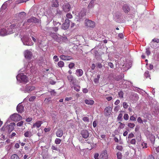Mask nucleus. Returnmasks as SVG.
Returning a JSON list of instances; mask_svg holds the SVG:
<instances>
[{"mask_svg":"<svg viewBox=\"0 0 159 159\" xmlns=\"http://www.w3.org/2000/svg\"><path fill=\"white\" fill-rule=\"evenodd\" d=\"M89 133L86 130H83L81 132V135L84 139L87 138L89 136Z\"/></svg>","mask_w":159,"mask_h":159,"instance_id":"4468645a","label":"nucleus"},{"mask_svg":"<svg viewBox=\"0 0 159 159\" xmlns=\"http://www.w3.org/2000/svg\"><path fill=\"white\" fill-rule=\"evenodd\" d=\"M116 148L117 149L120 151H122L123 149L122 146L120 145L117 146Z\"/></svg>","mask_w":159,"mask_h":159,"instance_id":"864d4df0","label":"nucleus"},{"mask_svg":"<svg viewBox=\"0 0 159 159\" xmlns=\"http://www.w3.org/2000/svg\"><path fill=\"white\" fill-rule=\"evenodd\" d=\"M53 24L54 25H57V26H60L61 25V23L55 21H53Z\"/></svg>","mask_w":159,"mask_h":159,"instance_id":"3c124183","label":"nucleus"},{"mask_svg":"<svg viewBox=\"0 0 159 159\" xmlns=\"http://www.w3.org/2000/svg\"><path fill=\"white\" fill-rule=\"evenodd\" d=\"M128 126L131 128H133L135 126V125L133 123H129L128 124Z\"/></svg>","mask_w":159,"mask_h":159,"instance_id":"c03bdc74","label":"nucleus"},{"mask_svg":"<svg viewBox=\"0 0 159 159\" xmlns=\"http://www.w3.org/2000/svg\"><path fill=\"white\" fill-rule=\"evenodd\" d=\"M124 93L123 92L120 91L118 93V95L120 98H122L123 97Z\"/></svg>","mask_w":159,"mask_h":159,"instance_id":"ea45409f","label":"nucleus"},{"mask_svg":"<svg viewBox=\"0 0 159 159\" xmlns=\"http://www.w3.org/2000/svg\"><path fill=\"white\" fill-rule=\"evenodd\" d=\"M117 157V159H121L122 155L121 153L120 152H118L116 153Z\"/></svg>","mask_w":159,"mask_h":159,"instance_id":"c9c22d12","label":"nucleus"},{"mask_svg":"<svg viewBox=\"0 0 159 159\" xmlns=\"http://www.w3.org/2000/svg\"><path fill=\"white\" fill-rule=\"evenodd\" d=\"M74 85V89L77 92H79L80 91V87L79 85L75 84H73Z\"/></svg>","mask_w":159,"mask_h":159,"instance_id":"2f4dec72","label":"nucleus"},{"mask_svg":"<svg viewBox=\"0 0 159 159\" xmlns=\"http://www.w3.org/2000/svg\"><path fill=\"white\" fill-rule=\"evenodd\" d=\"M24 135L26 137H30L33 135V134L31 131H25Z\"/></svg>","mask_w":159,"mask_h":159,"instance_id":"393cba45","label":"nucleus"},{"mask_svg":"<svg viewBox=\"0 0 159 159\" xmlns=\"http://www.w3.org/2000/svg\"><path fill=\"white\" fill-rule=\"evenodd\" d=\"M56 134L57 137H61L63 135V131L61 129H59L57 131Z\"/></svg>","mask_w":159,"mask_h":159,"instance_id":"cd10ccee","label":"nucleus"},{"mask_svg":"<svg viewBox=\"0 0 159 159\" xmlns=\"http://www.w3.org/2000/svg\"><path fill=\"white\" fill-rule=\"evenodd\" d=\"M70 25V20L68 19H66L65 22L63 23L61 27V29L63 30H66L68 29Z\"/></svg>","mask_w":159,"mask_h":159,"instance_id":"1a4fd4ad","label":"nucleus"},{"mask_svg":"<svg viewBox=\"0 0 159 159\" xmlns=\"http://www.w3.org/2000/svg\"><path fill=\"white\" fill-rule=\"evenodd\" d=\"M83 74V71L81 69H77L76 70L75 74L78 77H80Z\"/></svg>","mask_w":159,"mask_h":159,"instance_id":"4be33fe9","label":"nucleus"},{"mask_svg":"<svg viewBox=\"0 0 159 159\" xmlns=\"http://www.w3.org/2000/svg\"><path fill=\"white\" fill-rule=\"evenodd\" d=\"M94 101L91 99H86L84 101V102L87 105H93L94 103Z\"/></svg>","mask_w":159,"mask_h":159,"instance_id":"bb28decb","label":"nucleus"},{"mask_svg":"<svg viewBox=\"0 0 159 159\" xmlns=\"http://www.w3.org/2000/svg\"><path fill=\"white\" fill-rule=\"evenodd\" d=\"M141 146L143 148H146L147 147V143L144 142L141 143Z\"/></svg>","mask_w":159,"mask_h":159,"instance_id":"79ce46f5","label":"nucleus"},{"mask_svg":"<svg viewBox=\"0 0 159 159\" xmlns=\"http://www.w3.org/2000/svg\"><path fill=\"white\" fill-rule=\"evenodd\" d=\"M53 59L54 61L55 62L58 61L59 60V58L56 55H55L53 56Z\"/></svg>","mask_w":159,"mask_h":159,"instance_id":"8fccbe9b","label":"nucleus"},{"mask_svg":"<svg viewBox=\"0 0 159 159\" xmlns=\"http://www.w3.org/2000/svg\"><path fill=\"white\" fill-rule=\"evenodd\" d=\"M147 159H155L153 156H152V155H150L148 157Z\"/></svg>","mask_w":159,"mask_h":159,"instance_id":"774afa93","label":"nucleus"},{"mask_svg":"<svg viewBox=\"0 0 159 159\" xmlns=\"http://www.w3.org/2000/svg\"><path fill=\"white\" fill-rule=\"evenodd\" d=\"M94 1L93 0H91L89 5L87 7L88 9H90L93 7L94 5Z\"/></svg>","mask_w":159,"mask_h":159,"instance_id":"a878e982","label":"nucleus"},{"mask_svg":"<svg viewBox=\"0 0 159 159\" xmlns=\"http://www.w3.org/2000/svg\"><path fill=\"white\" fill-rule=\"evenodd\" d=\"M136 91H137L140 94H143L145 91H143V90L140 89L139 88H136Z\"/></svg>","mask_w":159,"mask_h":159,"instance_id":"58836bf2","label":"nucleus"},{"mask_svg":"<svg viewBox=\"0 0 159 159\" xmlns=\"http://www.w3.org/2000/svg\"><path fill=\"white\" fill-rule=\"evenodd\" d=\"M7 30L5 29H0V36H5L7 35Z\"/></svg>","mask_w":159,"mask_h":159,"instance_id":"b1692460","label":"nucleus"},{"mask_svg":"<svg viewBox=\"0 0 159 159\" xmlns=\"http://www.w3.org/2000/svg\"><path fill=\"white\" fill-rule=\"evenodd\" d=\"M21 40L24 45L31 46L33 45L31 39L28 35H24L21 38Z\"/></svg>","mask_w":159,"mask_h":159,"instance_id":"20e7f679","label":"nucleus"},{"mask_svg":"<svg viewBox=\"0 0 159 159\" xmlns=\"http://www.w3.org/2000/svg\"><path fill=\"white\" fill-rule=\"evenodd\" d=\"M17 24H13L11 25L9 27L7 28V35H9L10 34H11L13 33L14 30L13 28L14 27H16V28H18L19 27H17Z\"/></svg>","mask_w":159,"mask_h":159,"instance_id":"6e6552de","label":"nucleus"},{"mask_svg":"<svg viewBox=\"0 0 159 159\" xmlns=\"http://www.w3.org/2000/svg\"><path fill=\"white\" fill-rule=\"evenodd\" d=\"M99 154L98 153H96L94 154V157L95 159H99Z\"/></svg>","mask_w":159,"mask_h":159,"instance_id":"052dcab7","label":"nucleus"},{"mask_svg":"<svg viewBox=\"0 0 159 159\" xmlns=\"http://www.w3.org/2000/svg\"><path fill=\"white\" fill-rule=\"evenodd\" d=\"M64 63L62 61H60L57 63V65L59 67L62 68L64 66Z\"/></svg>","mask_w":159,"mask_h":159,"instance_id":"473e14b6","label":"nucleus"},{"mask_svg":"<svg viewBox=\"0 0 159 159\" xmlns=\"http://www.w3.org/2000/svg\"><path fill=\"white\" fill-rule=\"evenodd\" d=\"M112 108L111 107H107L105 108L104 111L105 115L107 116H109L112 111Z\"/></svg>","mask_w":159,"mask_h":159,"instance_id":"9d476101","label":"nucleus"},{"mask_svg":"<svg viewBox=\"0 0 159 159\" xmlns=\"http://www.w3.org/2000/svg\"><path fill=\"white\" fill-rule=\"evenodd\" d=\"M86 12L84 10H82L79 13V15L81 17H83L85 15Z\"/></svg>","mask_w":159,"mask_h":159,"instance_id":"72a5a7b5","label":"nucleus"},{"mask_svg":"<svg viewBox=\"0 0 159 159\" xmlns=\"http://www.w3.org/2000/svg\"><path fill=\"white\" fill-rule=\"evenodd\" d=\"M154 42H156L157 43H158L159 42V39L154 38L152 39L151 42V45L152 47H154V45H153V43Z\"/></svg>","mask_w":159,"mask_h":159,"instance_id":"7c9ffc66","label":"nucleus"},{"mask_svg":"<svg viewBox=\"0 0 159 159\" xmlns=\"http://www.w3.org/2000/svg\"><path fill=\"white\" fill-rule=\"evenodd\" d=\"M83 120L85 122H89V118L87 116L84 117L83 118Z\"/></svg>","mask_w":159,"mask_h":159,"instance_id":"49530a36","label":"nucleus"},{"mask_svg":"<svg viewBox=\"0 0 159 159\" xmlns=\"http://www.w3.org/2000/svg\"><path fill=\"white\" fill-rule=\"evenodd\" d=\"M108 66L112 68H113L114 66L113 64L111 62H109L108 64Z\"/></svg>","mask_w":159,"mask_h":159,"instance_id":"bf43d9fd","label":"nucleus"},{"mask_svg":"<svg viewBox=\"0 0 159 159\" xmlns=\"http://www.w3.org/2000/svg\"><path fill=\"white\" fill-rule=\"evenodd\" d=\"M86 26L92 28H93L95 26V23L91 20L86 19L85 20Z\"/></svg>","mask_w":159,"mask_h":159,"instance_id":"423d86ee","label":"nucleus"},{"mask_svg":"<svg viewBox=\"0 0 159 159\" xmlns=\"http://www.w3.org/2000/svg\"><path fill=\"white\" fill-rule=\"evenodd\" d=\"M43 123V122L41 121H38L35 123L33 124V126L31 128L32 129L37 128H39L41 125V124Z\"/></svg>","mask_w":159,"mask_h":159,"instance_id":"dca6fc26","label":"nucleus"},{"mask_svg":"<svg viewBox=\"0 0 159 159\" xmlns=\"http://www.w3.org/2000/svg\"><path fill=\"white\" fill-rule=\"evenodd\" d=\"M52 37L57 41L59 42L61 38V36L59 34L57 35L56 34L53 33L51 35Z\"/></svg>","mask_w":159,"mask_h":159,"instance_id":"2eb2a0df","label":"nucleus"},{"mask_svg":"<svg viewBox=\"0 0 159 159\" xmlns=\"http://www.w3.org/2000/svg\"><path fill=\"white\" fill-rule=\"evenodd\" d=\"M66 16L69 19H71L72 17V16L70 13H67L66 15Z\"/></svg>","mask_w":159,"mask_h":159,"instance_id":"4d7b16f0","label":"nucleus"},{"mask_svg":"<svg viewBox=\"0 0 159 159\" xmlns=\"http://www.w3.org/2000/svg\"><path fill=\"white\" fill-rule=\"evenodd\" d=\"M146 53L148 56H149L150 54V52L149 51V48L146 49Z\"/></svg>","mask_w":159,"mask_h":159,"instance_id":"69168bd1","label":"nucleus"},{"mask_svg":"<svg viewBox=\"0 0 159 159\" xmlns=\"http://www.w3.org/2000/svg\"><path fill=\"white\" fill-rule=\"evenodd\" d=\"M144 75L146 77V78L150 77V75L149 74V71L148 70L146 71V72L144 73Z\"/></svg>","mask_w":159,"mask_h":159,"instance_id":"603ef678","label":"nucleus"},{"mask_svg":"<svg viewBox=\"0 0 159 159\" xmlns=\"http://www.w3.org/2000/svg\"><path fill=\"white\" fill-rule=\"evenodd\" d=\"M33 62H29L28 64H27L26 68L28 69H30L31 70H32L33 69H34V64H33L32 63Z\"/></svg>","mask_w":159,"mask_h":159,"instance_id":"412c9836","label":"nucleus"},{"mask_svg":"<svg viewBox=\"0 0 159 159\" xmlns=\"http://www.w3.org/2000/svg\"><path fill=\"white\" fill-rule=\"evenodd\" d=\"M9 119H8L5 125L2 128V129L4 131H7L8 132H11L14 129L16 124L15 123L12 122L10 124L6 125V124L9 122Z\"/></svg>","mask_w":159,"mask_h":159,"instance_id":"f03ea898","label":"nucleus"},{"mask_svg":"<svg viewBox=\"0 0 159 159\" xmlns=\"http://www.w3.org/2000/svg\"><path fill=\"white\" fill-rule=\"evenodd\" d=\"M35 89V87L34 86L26 85L23 91L25 93H29L31 91L34 90Z\"/></svg>","mask_w":159,"mask_h":159,"instance_id":"0eeeda50","label":"nucleus"},{"mask_svg":"<svg viewBox=\"0 0 159 159\" xmlns=\"http://www.w3.org/2000/svg\"><path fill=\"white\" fill-rule=\"evenodd\" d=\"M24 108V107L20 103L17 105L16 108V110L19 113H21L23 111Z\"/></svg>","mask_w":159,"mask_h":159,"instance_id":"6ab92c4d","label":"nucleus"},{"mask_svg":"<svg viewBox=\"0 0 159 159\" xmlns=\"http://www.w3.org/2000/svg\"><path fill=\"white\" fill-rule=\"evenodd\" d=\"M118 123L120 124L119 126V128L120 129H123L124 128L125 126V125L124 124H123L120 122H119Z\"/></svg>","mask_w":159,"mask_h":159,"instance_id":"a18cd8bd","label":"nucleus"},{"mask_svg":"<svg viewBox=\"0 0 159 159\" xmlns=\"http://www.w3.org/2000/svg\"><path fill=\"white\" fill-rule=\"evenodd\" d=\"M35 98L36 97L35 96H32L29 98V100L30 102H32L35 99Z\"/></svg>","mask_w":159,"mask_h":159,"instance_id":"6e6d98bb","label":"nucleus"},{"mask_svg":"<svg viewBox=\"0 0 159 159\" xmlns=\"http://www.w3.org/2000/svg\"><path fill=\"white\" fill-rule=\"evenodd\" d=\"M134 137V134L133 133H131L128 136V139H131L132 138H133Z\"/></svg>","mask_w":159,"mask_h":159,"instance_id":"0e129e2a","label":"nucleus"},{"mask_svg":"<svg viewBox=\"0 0 159 159\" xmlns=\"http://www.w3.org/2000/svg\"><path fill=\"white\" fill-rule=\"evenodd\" d=\"M61 140L58 138H56L55 141V143L56 144H58L60 143L61 142Z\"/></svg>","mask_w":159,"mask_h":159,"instance_id":"a19ab883","label":"nucleus"},{"mask_svg":"<svg viewBox=\"0 0 159 159\" xmlns=\"http://www.w3.org/2000/svg\"><path fill=\"white\" fill-rule=\"evenodd\" d=\"M120 107L119 106H116L114 108V111L116 112H117L119 109Z\"/></svg>","mask_w":159,"mask_h":159,"instance_id":"e2e57ef3","label":"nucleus"},{"mask_svg":"<svg viewBox=\"0 0 159 159\" xmlns=\"http://www.w3.org/2000/svg\"><path fill=\"white\" fill-rule=\"evenodd\" d=\"M11 159H19V157L16 154H14L11 157Z\"/></svg>","mask_w":159,"mask_h":159,"instance_id":"4c0bfd02","label":"nucleus"},{"mask_svg":"<svg viewBox=\"0 0 159 159\" xmlns=\"http://www.w3.org/2000/svg\"><path fill=\"white\" fill-rule=\"evenodd\" d=\"M75 66V64L73 63H70L69 64L68 66L70 69L72 68Z\"/></svg>","mask_w":159,"mask_h":159,"instance_id":"5fc2aeb1","label":"nucleus"},{"mask_svg":"<svg viewBox=\"0 0 159 159\" xmlns=\"http://www.w3.org/2000/svg\"><path fill=\"white\" fill-rule=\"evenodd\" d=\"M123 115L121 113H120L117 118V119L118 121H121Z\"/></svg>","mask_w":159,"mask_h":159,"instance_id":"37998d69","label":"nucleus"},{"mask_svg":"<svg viewBox=\"0 0 159 159\" xmlns=\"http://www.w3.org/2000/svg\"><path fill=\"white\" fill-rule=\"evenodd\" d=\"M22 117L21 116L17 113H14L10 116L9 119L14 121H18L21 120Z\"/></svg>","mask_w":159,"mask_h":159,"instance_id":"39448f33","label":"nucleus"},{"mask_svg":"<svg viewBox=\"0 0 159 159\" xmlns=\"http://www.w3.org/2000/svg\"><path fill=\"white\" fill-rule=\"evenodd\" d=\"M136 120V118L133 116H131L130 117V120H131L135 121Z\"/></svg>","mask_w":159,"mask_h":159,"instance_id":"338daca9","label":"nucleus"},{"mask_svg":"<svg viewBox=\"0 0 159 159\" xmlns=\"http://www.w3.org/2000/svg\"><path fill=\"white\" fill-rule=\"evenodd\" d=\"M137 121L138 122L140 123H143V121L140 117H139L137 119Z\"/></svg>","mask_w":159,"mask_h":159,"instance_id":"680f3d73","label":"nucleus"},{"mask_svg":"<svg viewBox=\"0 0 159 159\" xmlns=\"http://www.w3.org/2000/svg\"><path fill=\"white\" fill-rule=\"evenodd\" d=\"M123 106L125 109H126L128 107V105L126 102H123Z\"/></svg>","mask_w":159,"mask_h":159,"instance_id":"de8ad7c7","label":"nucleus"},{"mask_svg":"<svg viewBox=\"0 0 159 159\" xmlns=\"http://www.w3.org/2000/svg\"><path fill=\"white\" fill-rule=\"evenodd\" d=\"M63 61H70L73 59L72 57L71 56L61 55L59 57Z\"/></svg>","mask_w":159,"mask_h":159,"instance_id":"9b49d317","label":"nucleus"},{"mask_svg":"<svg viewBox=\"0 0 159 159\" xmlns=\"http://www.w3.org/2000/svg\"><path fill=\"white\" fill-rule=\"evenodd\" d=\"M122 8L123 11L125 13H128L130 10L129 6L126 4L124 5Z\"/></svg>","mask_w":159,"mask_h":159,"instance_id":"aec40b11","label":"nucleus"},{"mask_svg":"<svg viewBox=\"0 0 159 159\" xmlns=\"http://www.w3.org/2000/svg\"><path fill=\"white\" fill-rule=\"evenodd\" d=\"M128 142L129 143L133 145H135L136 144V141L135 139H129Z\"/></svg>","mask_w":159,"mask_h":159,"instance_id":"e433bc0d","label":"nucleus"},{"mask_svg":"<svg viewBox=\"0 0 159 159\" xmlns=\"http://www.w3.org/2000/svg\"><path fill=\"white\" fill-rule=\"evenodd\" d=\"M131 82L129 81H128L127 80H124L122 82V84L123 85V87L124 88H126L129 85H130Z\"/></svg>","mask_w":159,"mask_h":159,"instance_id":"c85d7f7f","label":"nucleus"},{"mask_svg":"<svg viewBox=\"0 0 159 159\" xmlns=\"http://www.w3.org/2000/svg\"><path fill=\"white\" fill-rule=\"evenodd\" d=\"M52 3V7H57L59 5L58 2L57 0H53Z\"/></svg>","mask_w":159,"mask_h":159,"instance_id":"c756f323","label":"nucleus"},{"mask_svg":"<svg viewBox=\"0 0 159 159\" xmlns=\"http://www.w3.org/2000/svg\"><path fill=\"white\" fill-rule=\"evenodd\" d=\"M25 13L24 12H21L19 14L18 20L16 23L17 27H22L25 24V23H22L23 21L25 18Z\"/></svg>","mask_w":159,"mask_h":159,"instance_id":"7ed1b4c3","label":"nucleus"},{"mask_svg":"<svg viewBox=\"0 0 159 159\" xmlns=\"http://www.w3.org/2000/svg\"><path fill=\"white\" fill-rule=\"evenodd\" d=\"M23 121H20L17 123L16 125L18 126H21L23 124Z\"/></svg>","mask_w":159,"mask_h":159,"instance_id":"13d9d810","label":"nucleus"},{"mask_svg":"<svg viewBox=\"0 0 159 159\" xmlns=\"http://www.w3.org/2000/svg\"><path fill=\"white\" fill-rule=\"evenodd\" d=\"M148 137L151 142V143L152 144H154L155 139V136L152 134H149L148 135Z\"/></svg>","mask_w":159,"mask_h":159,"instance_id":"5701e85b","label":"nucleus"},{"mask_svg":"<svg viewBox=\"0 0 159 159\" xmlns=\"http://www.w3.org/2000/svg\"><path fill=\"white\" fill-rule=\"evenodd\" d=\"M24 55L26 59H29L32 57V54L30 51L28 50H26L24 52Z\"/></svg>","mask_w":159,"mask_h":159,"instance_id":"f8f14e48","label":"nucleus"},{"mask_svg":"<svg viewBox=\"0 0 159 159\" xmlns=\"http://www.w3.org/2000/svg\"><path fill=\"white\" fill-rule=\"evenodd\" d=\"M123 118L125 120H127L129 119V116L127 114H125L124 115Z\"/></svg>","mask_w":159,"mask_h":159,"instance_id":"09e8293b","label":"nucleus"},{"mask_svg":"<svg viewBox=\"0 0 159 159\" xmlns=\"http://www.w3.org/2000/svg\"><path fill=\"white\" fill-rule=\"evenodd\" d=\"M70 8V5L69 3H66L64 4L63 7V10L65 12L69 11Z\"/></svg>","mask_w":159,"mask_h":159,"instance_id":"f3484780","label":"nucleus"},{"mask_svg":"<svg viewBox=\"0 0 159 159\" xmlns=\"http://www.w3.org/2000/svg\"><path fill=\"white\" fill-rule=\"evenodd\" d=\"M102 159H108V155L107 151L105 150L102 151L100 155Z\"/></svg>","mask_w":159,"mask_h":159,"instance_id":"ddd939ff","label":"nucleus"},{"mask_svg":"<svg viewBox=\"0 0 159 159\" xmlns=\"http://www.w3.org/2000/svg\"><path fill=\"white\" fill-rule=\"evenodd\" d=\"M67 79L69 81L72 83V84H74L73 82V76L71 75H68L67 77Z\"/></svg>","mask_w":159,"mask_h":159,"instance_id":"f704fd0d","label":"nucleus"},{"mask_svg":"<svg viewBox=\"0 0 159 159\" xmlns=\"http://www.w3.org/2000/svg\"><path fill=\"white\" fill-rule=\"evenodd\" d=\"M27 71L25 68L21 69L19 71V73L16 76L18 81L23 84H26L29 81V79L26 76Z\"/></svg>","mask_w":159,"mask_h":159,"instance_id":"f257e3e1","label":"nucleus"},{"mask_svg":"<svg viewBox=\"0 0 159 159\" xmlns=\"http://www.w3.org/2000/svg\"><path fill=\"white\" fill-rule=\"evenodd\" d=\"M27 22L31 23H38L39 22V20L37 19L35 17H32L27 20Z\"/></svg>","mask_w":159,"mask_h":159,"instance_id":"a211bd4d","label":"nucleus"}]
</instances>
